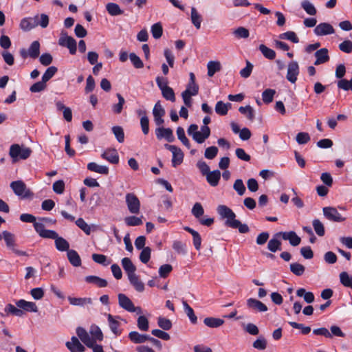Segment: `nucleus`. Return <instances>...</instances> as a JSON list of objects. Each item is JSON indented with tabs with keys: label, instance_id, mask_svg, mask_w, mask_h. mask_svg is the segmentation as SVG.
Wrapping results in <instances>:
<instances>
[{
	"label": "nucleus",
	"instance_id": "nucleus-1",
	"mask_svg": "<svg viewBox=\"0 0 352 352\" xmlns=\"http://www.w3.org/2000/svg\"><path fill=\"white\" fill-rule=\"evenodd\" d=\"M218 214L223 219H226V225L234 229H238L241 234L248 233L250 231L247 224L241 223L240 221L235 219V213L228 206L219 205L217 208Z\"/></svg>",
	"mask_w": 352,
	"mask_h": 352
},
{
	"label": "nucleus",
	"instance_id": "nucleus-2",
	"mask_svg": "<svg viewBox=\"0 0 352 352\" xmlns=\"http://www.w3.org/2000/svg\"><path fill=\"white\" fill-rule=\"evenodd\" d=\"M32 153V150L28 147L20 146L18 144H12L10 147L9 155L12 162H16L19 160L28 159Z\"/></svg>",
	"mask_w": 352,
	"mask_h": 352
},
{
	"label": "nucleus",
	"instance_id": "nucleus-3",
	"mask_svg": "<svg viewBox=\"0 0 352 352\" xmlns=\"http://www.w3.org/2000/svg\"><path fill=\"white\" fill-rule=\"evenodd\" d=\"M118 303L120 307L129 312H135L140 315L142 313L140 307H135L133 302L124 294H119L118 296Z\"/></svg>",
	"mask_w": 352,
	"mask_h": 352
},
{
	"label": "nucleus",
	"instance_id": "nucleus-4",
	"mask_svg": "<svg viewBox=\"0 0 352 352\" xmlns=\"http://www.w3.org/2000/svg\"><path fill=\"white\" fill-rule=\"evenodd\" d=\"M10 188L16 195L23 199L30 197L32 195L31 191L27 188L25 184L21 180L11 182Z\"/></svg>",
	"mask_w": 352,
	"mask_h": 352
},
{
	"label": "nucleus",
	"instance_id": "nucleus-5",
	"mask_svg": "<svg viewBox=\"0 0 352 352\" xmlns=\"http://www.w3.org/2000/svg\"><path fill=\"white\" fill-rule=\"evenodd\" d=\"M58 45L68 48L71 54H75L76 52V40L73 37L68 36L65 31H62L60 33Z\"/></svg>",
	"mask_w": 352,
	"mask_h": 352
},
{
	"label": "nucleus",
	"instance_id": "nucleus-6",
	"mask_svg": "<svg viewBox=\"0 0 352 352\" xmlns=\"http://www.w3.org/2000/svg\"><path fill=\"white\" fill-rule=\"evenodd\" d=\"M125 201L130 213L137 214L140 212V201L134 193H127L125 197Z\"/></svg>",
	"mask_w": 352,
	"mask_h": 352
},
{
	"label": "nucleus",
	"instance_id": "nucleus-7",
	"mask_svg": "<svg viewBox=\"0 0 352 352\" xmlns=\"http://www.w3.org/2000/svg\"><path fill=\"white\" fill-rule=\"evenodd\" d=\"M322 212L324 217L330 221L340 223L346 220V217L339 213L337 208L334 207H324Z\"/></svg>",
	"mask_w": 352,
	"mask_h": 352
},
{
	"label": "nucleus",
	"instance_id": "nucleus-8",
	"mask_svg": "<svg viewBox=\"0 0 352 352\" xmlns=\"http://www.w3.org/2000/svg\"><path fill=\"white\" fill-rule=\"evenodd\" d=\"M164 147L173 154L172 165L174 167L181 164L184 160V153L182 149L175 145L166 144Z\"/></svg>",
	"mask_w": 352,
	"mask_h": 352
},
{
	"label": "nucleus",
	"instance_id": "nucleus-9",
	"mask_svg": "<svg viewBox=\"0 0 352 352\" xmlns=\"http://www.w3.org/2000/svg\"><path fill=\"white\" fill-rule=\"evenodd\" d=\"M300 73L298 63L296 61H291L287 65V80L291 83H295Z\"/></svg>",
	"mask_w": 352,
	"mask_h": 352
},
{
	"label": "nucleus",
	"instance_id": "nucleus-10",
	"mask_svg": "<svg viewBox=\"0 0 352 352\" xmlns=\"http://www.w3.org/2000/svg\"><path fill=\"white\" fill-rule=\"evenodd\" d=\"M34 228L36 232L42 238L54 239L58 235L56 232L52 230H46L44 224L41 223H34Z\"/></svg>",
	"mask_w": 352,
	"mask_h": 352
},
{
	"label": "nucleus",
	"instance_id": "nucleus-11",
	"mask_svg": "<svg viewBox=\"0 0 352 352\" xmlns=\"http://www.w3.org/2000/svg\"><path fill=\"white\" fill-rule=\"evenodd\" d=\"M3 239L6 241V245L8 248L12 250L13 252H14L16 254L19 256H25L26 252L23 251L19 250L15 248V243H14V235L8 232V231H3Z\"/></svg>",
	"mask_w": 352,
	"mask_h": 352
},
{
	"label": "nucleus",
	"instance_id": "nucleus-12",
	"mask_svg": "<svg viewBox=\"0 0 352 352\" xmlns=\"http://www.w3.org/2000/svg\"><path fill=\"white\" fill-rule=\"evenodd\" d=\"M101 157L113 164H117L119 162V155L115 148H107L101 154Z\"/></svg>",
	"mask_w": 352,
	"mask_h": 352
},
{
	"label": "nucleus",
	"instance_id": "nucleus-13",
	"mask_svg": "<svg viewBox=\"0 0 352 352\" xmlns=\"http://www.w3.org/2000/svg\"><path fill=\"white\" fill-rule=\"evenodd\" d=\"M155 132L158 140L164 138L169 142H172L175 140L173 131L170 128L158 127Z\"/></svg>",
	"mask_w": 352,
	"mask_h": 352
},
{
	"label": "nucleus",
	"instance_id": "nucleus-14",
	"mask_svg": "<svg viewBox=\"0 0 352 352\" xmlns=\"http://www.w3.org/2000/svg\"><path fill=\"white\" fill-rule=\"evenodd\" d=\"M70 352H85V347L76 336H72L71 340L65 344Z\"/></svg>",
	"mask_w": 352,
	"mask_h": 352
},
{
	"label": "nucleus",
	"instance_id": "nucleus-15",
	"mask_svg": "<svg viewBox=\"0 0 352 352\" xmlns=\"http://www.w3.org/2000/svg\"><path fill=\"white\" fill-rule=\"evenodd\" d=\"M335 32L333 26L328 23H321L316 26L314 33L317 36H324L332 34Z\"/></svg>",
	"mask_w": 352,
	"mask_h": 352
},
{
	"label": "nucleus",
	"instance_id": "nucleus-16",
	"mask_svg": "<svg viewBox=\"0 0 352 352\" xmlns=\"http://www.w3.org/2000/svg\"><path fill=\"white\" fill-rule=\"evenodd\" d=\"M38 25V16L34 17H27L21 20L20 23L21 28L24 31H29Z\"/></svg>",
	"mask_w": 352,
	"mask_h": 352
},
{
	"label": "nucleus",
	"instance_id": "nucleus-17",
	"mask_svg": "<svg viewBox=\"0 0 352 352\" xmlns=\"http://www.w3.org/2000/svg\"><path fill=\"white\" fill-rule=\"evenodd\" d=\"M76 334L85 345L87 347L92 346L94 339L91 338V336L84 328L78 327L76 329Z\"/></svg>",
	"mask_w": 352,
	"mask_h": 352
},
{
	"label": "nucleus",
	"instance_id": "nucleus-18",
	"mask_svg": "<svg viewBox=\"0 0 352 352\" xmlns=\"http://www.w3.org/2000/svg\"><path fill=\"white\" fill-rule=\"evenodd\" d=\"M314 56L316 57V60L314 62L315 65L324 64L328 62L330 59L329 50L325 47L317 50L315 52Z\"/></svg>",
	"mask_w": 352,
	"mask_h": 352
},
{
	"label": "nucleus",
	"instance_id": "nucleus-19",
	"mask_svg": "<svg viewBox=\"0 0 352 352\" xmlns=\"http://www.w3.org/2000/svg\"><path fill=\"white\" fill-rule=\"evenodd\" d=\"M210 135V129L208 126H202L201 131H198L194 135L192 139L198 144H202L209 138Z\"/></svg>",
	"mask_w": 352,
	"mask_h": 352
},
{
	"label": "nucleus",
	"instance_id": "nucleus-20",
	"mask_svg": "<svg viewBox=\"0 0 352 352\" xmlns=\"http://www.w3.org/2000/svg\"><path fill=\"white\" fill-rule=\"evenodd\" d=\"M119 316L114 317L111 314H107V320L109 328L114 335L116 336L121 334V331L119 329L120 322L118 320Z\"/></svg>",
	"mask_w": 352,
	"mask_h": 352
},
{
	"label": "nucleus",
	"instance_id": "nucleus-21",
	"mask_svg": "<svg viewBox=\"0 0 352 352\" xmlns=\"http://www.w3.org/2000/svg\"><path fill=\"white\" fill-rule=\"evenodd\" d=\"M24 314V311L18 307H16L12 304H8L4 308V313H1L0 315L2 317H6L10 315L16 316L18 317H22Z\"/></svg>",
	"mask_w": 352,
	"mask_h": 352
},
{
	"label": "nucleus",
	"instance_id": "nucleus-22",
	"mask_svg": "<svg viewBox=\"0 0 352 352\" xmlns=\"http://www.w3.org/2000/svg\"><path fill=\"white\" fill-rule=\"evenodd\" d=\"M247 305L249 308L259 312H265L267 311V306L261 301L255 298H249L247 300Z\"/></svg>",
	"mask_w": 352,
	"mask_h": 352
},
{
	"label": "nucleus",
	"instance_id": "nucleus-23",
	"mask_svg": "<svg viewBox=\"0 0 352 352\" xmlns=\"http://www.w3.org/2000/svg\"><path fill=\"white\" fill-rule=\"evenodd\" d=\"M16 306L23 311L37 312L38 307L35 302L19 300L16 302Z\"/></svg>",
	"mask_w": 352,
	"mask_h": 352
},
{
	"label": "nucleus",
	"instance_id": "nucleus-24",
	"mask_svg": "<svg viewBox=\"0 0 352 352\" xmlns=\"http://www.w3.org/2000/svg\"><path fill=\"white\" fill-rule=\"evenodd\" d=\"M122 266L128 277L135 274L136 267L128 257H124L121 261Z\"/></svg>",
	"mask_w": 352,
	"mask_h": 352
},
{
	"label": "nucleus",
	"instance_id": "nucleus-25",
	"mask_svg": "<svg viewBox=\"0 0 352 352\" xmlns=\"http://www.w3.org/2000/svg\"><path fill=\"white\" fill-rule=\"evenodd\" d=\"M148 336L141 334L136 331H132L129 333V338L134 344H142L147 341Z\"/></svg>",
	"mask_w": 352,
	"mask_h": 352
},
{
	"label": "nucleus",
	"instance_id": "nucleus-26",
	"mask_svg": "<svg viewBox=\"0 0 352 352\" xmlns=\"http://www.w3.org/2000/svg\"><path fill=\"white\" fill-rule=\"evenodd\" d=\"M206 180L212 186H217L221 178V172L219 170L210 171L206 175Z\"/></svg>",
	"mask_w": 352,
	"mask_h": 352
},
{
	"label": "nucleus",
	"instance_id": "nucleus-27",
	"mask_svg": "<svg viewBox=\"0 0 352 352\" xmlns=\"http://www.w3.org/2000/svg\"><path fill=\"white\" fill-rule=\"evenodd\" d=\"M87 169L90 171L100 173L102 175L109 174V168L106 166L99 165L96 162H90L87 164Z\"/></svg>",
	"mask_w": 352,
	"mask_h": 352
},
{
	"label": "nucleus",
	"instance_id": "nucleus-28",
	"mask_svg": "<svg viewBox=\"0 0 352 352\" xmlns=\"http://www.w3.org/2000/svg\"><path fill=\"white\" fill-rule=\"evenodd\" d=\"M67 258L69 263L74 267L81 265V258L76 250H69L67 252Z\"/></svg>",
	"mask_w": 352,
	"mask_h": 352
},
{
	"label": "nucleus",
	"instance_id": "nucleus-29",
	"mask_svg": "<svg viewBox=\"0 0 352 352\" xmlns=\"http://www.w3.org/2000/svg\"><path fill=\"white\" fill-rule=\"evenodd\" d=\"M85 281L97 285L98 287H105L108 283L107 280L100 278L97 276H87L85 277Z\"/></svg>",
	"mask_w": 352,
	"mask_h": 352
},
{
	"label": "nucleus",
	"instance_id": "nucleus-30",
	"mask_svg": "<svg viewBox=\"0 0 352 352\" xmlns=\"http://www.w3.org/2000/svg\"><path fill=\"white\" fill-rule=\"evenodd\" d=\"M56 248L60 252L69 250V244L64 238L57 236L54 240Z\"/></svg>",
	"mask_w": 352,
	"mask_h": 352
},
{
	"label": "nucleus",
	"instance_id": "nucleus-31",
	"mask_svg": "<svg viewBox=\"0 0 352 352\" xmlns=\"http://www.w3.org/2000/svg\"><path fill=\"white\" fill-rule=\"evenodd\" d=\"M204 323L208 327L217 328L224 323V320L221 318L208 317L204 320Z\"/></svg>",
	"mask_w": 352,
	"mask_h": 352
},
{
	"label": "nucleus",
	"instance_id": "nucleus-32",
	"mask_svg": "<svg viewBox=\"0 0 352 352\" xmlns=\"http://www.w3.org/2000/svg\"><path fill=\"white\" fill-rule=\"evenodd\" d=\"M208 76L212 77L214 74L221 69V65L219 61L211 60L207 64Z\"/></svg>",
	"mask_w": 352,
	"mask_h": 352
},
{
	"label": "nucleus",
	"instance_id": "nucleus-33",
	"mask_svg": "<svg viewBox=\"0 0 352 352\" xmlns=\"http://www.w3.org/2000/svg\"><path fill=\"white\" fill-rule=\"evenodd\" d=\"M231 106L232 104L229 102L224 103L222 101H218L215 105V112L219 115L225 116Z\"/></svg>",
	"mask_w": 352,
	"mask_h": 352
},
{
	"label": "nucleus",
	"instance_id": "nucleus-34",
	"mask_svg": "<svg viewBox=\"0 0 352 352\" xmlns=\"http://www.w3.org/2000/svg\"><path fill=\"white\" fill-rule=\"evenodd\" d=\"M143 216H128L124 219V223L127 226H138L143 223Z\"/></svg>",
	"mask_w": 352,
	"mask_h": 352
},
{
	"label": "nucleus",
	"instance_id": "nucleus-35",
	"mask_svg": "<svg viewBox=\"0 0 352 352\" xmlns=\"http://www.w3.org/2000/svg\"><path fill=\"white\" fill-rule=\"evenodd\" d=\"M130 283L135 287V289L139 292H142L144 289V283L139 279L138 276L136 275V274L130 276L128 277Z\"/></svg>",
	"mask_w": 352,
	"mask_h": 352
},
{
	"label": "nucleus",
	"instance_id": "nucleus-36",
	"mask_svg": "<svg viewBox=\"0 0 352 352\" xmlns=\"http://www.w3.org/2000/svg\"><path fill=\"white\" fill-rule=\"evenodd\" d=\"M69 303L74 306H84L85 304H91V299L89 298H75L69 296L67 298Z\"/></svg>",
	"mask_w": 352,
	"mask_h": 352
},
{
	"label": "nucleus",
	"instance_id": "nucleus-37",
	"mask_svg": "<svg viewBox=\"0 0 352 352\" xmlns=\"http://www.w3.org/2000/svg\"><path fill=\"white\" fill-rule=\"evenodd\" d=\"M116 96L118 99V102L114 104L111 107L112 111L116 114L121 113L123 107L125 104V100L120 94H117Z\"/></svg>",
	"mask_w": 352,
	"mask_h": 352
},
{
	"label": "nucleus",
	"instance_id": "nucleus-38",
	"mask_svg": "<svg viewBox=\"0 0 352 352\" xmlns=\"http://www.w3.org/2000/svg\"><path fill=\"white\" fill-rule=\"evenodd\" d=\"M106 9L108 13L111 16H118L123 14V10H122L120 6L115 3H109L106 5Z\"/></svg>",
	"mask_w": 352,
	"mask_h": 352
},
{
	"label": "nucleus",
	"instance_id": "nucleus-39",
	"mask_svg": "<svg viewBox=\"0 0 352 352\" xmlns=\"http://www.w3.org/2000/svg\"><path fill=\"white\" fill-rule=\"evenodd\" d=\"M29 56L36 58L40 54V43L38 41H33L28 48Z\"/></svg>",
	"mask_w": 352,
	"mask_h": 352
},
{
	"label": "nucleus",
	"instance_id": "nucleus-40",
	"mask_svg": "<svg viewBox=\"0 0 352 352\" xmlns=\"http://www.w3.org/2000/svg\"><path fill=\"white\" fill-rule=\"evenodd\" d=\"M184 309L188 317L189 318V320L192 324H196L197 322V318L195 316L193 309L192 307H190V305L186 302V301H183L182 302Z\"/></svg>",
	"mask_w": 352,
	"mask_h": 352
},
{
	"label": "nucleus",
	"instance_id": "nucleus-41",
	"mask_svg": "<svg viewBox=\"0 0 352 352\" xmlns=\"http://www.w3.org/2000/svg\"><path fill=\"white\" fill-rule=\"evenodd\" d=\"M137 327L142 331H146L149 329V322L144 316H140L137 320Z\"/></svg>",
	"mask_w": 352,
	"mask_h": 352
},
{
	"label": "nucleus",
	"instance_id": "nucleus-42",
	"mask_svg": "<svg viewBox=\"0 0 352 352\" xmlns=\"http://www.w3.org/2000/svg\"><path fill=\"white\" fill-rule=\"evenodd\" d=\"M259 50L266 58L273 60L276 57V52L263 44L259 45Z\"/></svg>",
	"mask_w": 352,
	"mask_h": 352
},
{
	"label": "nucleus",
	"instance_id": "nucleus-43",
	"mask_svg": "<svg viewBox=\"0 0 352 352\" xmlns=\"http://www.w3.org/2000/svg\"><path fill=\"white\" fill-rule=\"evenodd\" d=\"M281 242L275 236L271 239L267 243V249L272 252H276L281 250Z\"/></svg>",
	"mask_w": 352,
	"mask_h": 352
},
{
	"label": "nucleus",
	"instance_id": "nucleus-44",
	"mask_svg": "<svg viewBox=\"0 0 352 352\" xmlns=\"http://www.w3.org/2000/svg\"><path fill=\"white\" fill-rule=\"evenodd\" d=\"M91 338L94 339V342L102 341L103 340V333L101 329L96 325H92L90 329Z\"/></svg>",
	"mask_w": 352,
	"mask_h": 352
},
{
	"label": "nucleus",
	"instance_id": "nucleus-45",
	"mask_svg": "<svg viewBox=\"0 0 352 352\" xmlns=\"http://www.w3.org/2000/svg\"><path fill=\"white\" fill-rule=\"evenodd\" d=\"M239 111L241 113L245 115L248 120L252 121L254 119V111L251 106L240 107Z\"/></svg>",
	"mask_w": 352,
	"mask_h": 352
},
{
	"label": "nucleus",
	"instance_id": "nucleus-46",
	"mask_svg": "<svg viewBox=\"0 0 352 352\" xmlns=\"http://www.w3.org/2000/svg\"><path fill=\"white\" fill-rule=\"evenodd\" d=\"M340 280L344 287L352 289V276L346 272H342L340 274Z\"/></svg>",
	"mask_w": 352,
	"mask_h": 352
},
{
	"label": "nucleus",
	"instance_id": "nucleus-47",
	"mask_svg": "<svg viewBox=\"0 0 352 352\" xmlns=\"http://www.w3.org/2000/svg\"><path fill=\"white\" fill-rule=\"evenodd\" d=\"M191 21L197 29H199L201 23V16L198 13L195 8H191Z\"/></svg>",
	"mask_w": 352,
	"mask_h": 352
},
{
	"label": "nucleus",
	"instance_id": "nucleus-48",
	"mask_svg": "<svg viewBox=\"0 0 352 352\" xmlns=\"http://www.w3.org/2000/svg\"><path fill=\"white\" fill-rule=\"evenodd\" d=\"M301 7L309 15H315L317 12L315 6L308 0L302 1Z\"/></svg>",
	"mask_w": 352,
	"mask_h": 352
},
{
	"label": "nucleus",
	"instance_id": "nucleus-49",
	"mask_svg": "<svg viewBox=\"0 0 352 352\" xmlns=\"http://www.w3.org/2000/svg\"><path fill=\"white\" fill-rule=\"evenodd\" d=\"M276 94V91L272 89H267L262 93V99L263 101L269 104L273 101V98L274 95Z\"/></svg>",
	"mask_w": 352,
	"mask_h": 352
},
{
	"label": "nucleus",
	"instance_id": "nucleus-50",
	"mask_svg": "<svg viewBox=\"0 0 352 352\" xmlns=\"http://www.w3.org/2000/svg\"><path fill=\"white\" fill-rule=\"evenodd\" d=\"M161 91L163 97L166 100H170L171 102L175 101V95L173 89L170 87H165Z\"/></svg>",
	"mask_w": 352,
	"mask_h": 352
},
{
	"label": "nucleus",
	"instance_id": "nucleus-51",
	"mask_svg": "<svg viewBox=\"0 0 352 352\" xmlns=\"http://www.w3.org/2000/svg\"><path fill=\"white\" fill-rule=\"evenodd\" d=\"M312 225L316 233L319 236H323L325 234L324 227L323 223L319 219H314Z\"/></svg>",
	"mask_w": 352,
	"mask_h": 352
},
{
	"label": "nucleus",
	"instance_id": "nucleus-52",
	"mask_svg": "<svg viewBox=\"0 0 352 352\" xmlns=\"http://www.w3.org/2000/svg\"><path fill=\"white\" fill-rule=\"evenodd\" d=\"M280 39H287L292 41L294 43H298L299 38L296 34L293 31H288L279 35Z\"/></svg>",
	"mask_w": 352,
	"mask_h": 352
},
{
	"label": "nucleus",
	"instance_id": "nucleus-53",
	"mask_svg": "<svg viewBox=\"0 0 352 352\" xmlns=\"http://www.w3.org/2000/svg\"><path fill=\"white\" fill-rule=\"evenodd\" d=\"M290 270L294 274L299 276L304 274L305 267L302 264L293 263L290 264Z\"/></svg>",
	"mask_w": 352,
	"mask_h": 352
},
{
	"label": "nucleus",
	"instance_id": "nucleus-54",
	"mask_svg": "<svg viewBox=\"0 0 352 352\" xmlns=\"http://www.w3.org/2000/svg\"><path fill=\"white\" fill-rule=\"evenodd\" d=\"M193 90L190 91V89H186L182 94V96L184 100V104L188 107H190L192 106V99L191 96H196L197 94H194Z\"/></svg>",
	"mask_w": 352,
	"mask_h": 352
},
{
	"label": "nucleus",
	"instance_id": "nucleus-55",
	"mask_svg": "<svg viewBox=\"0 0 352 352\" xmlns=\"http://www.w3.org/2000/svg\"><path fill=\"white\" fill-rule=\"evenodd\" d=\"M112 132L114 134L118 142L122 143L124 140V133L123 129L120 126L112 127Z\"/></svg>",
	"mask_w": 352,
	"mask_h": 352
},
{
	"label": "nucleus",
	"instance_id": "nucleus-56",
	"mask_svg": "<svg viewBox=\"0 0 352 352\" xmlns=\"http://www.w3.org/2000/svg\"><path fill=\"white\" fill-rule=\"evenodd\" d=\"M157 324L163 330L168 331L172 327L171 321L166 318L159 317L157 318Z\"/></svg>",
	"mask_w": 352,
	"mask_h": 352
},
{
	"label": "nucleus",
	"instance_id": "nucleus-57",
	"mask_svg": "<svg viewBox=\"0 0 352 352\" xmlns=\"http://www.w3.org/2000/svg\"><path fill=\"white\" fill-rule=\"evenodd\" d=\"M151 33L155 39H158L162 36L163 29L160 23H156L151 26Z\"/></svg>",
	"mask_w": 352,
	"mask_h": 352
},
{
	"label": "nucleus",
	"instance_id": "nucleus-58",
	"mask_svg": "<svg viewBox=\"0 0 352 352\" xmlns=\"http://www.w3.org/2000/svg\"><path fill=\"white\" fill-rule=\"evenodd\" d=\"M151 249L149 247H146L142 249V252L140 254V261L144 264L147 263L151 258Z\"/></svg>",
	"mask_w": 352,
	"mask_h": 352
},
{
	"label": "nucleus",
	"instance_id": "nucleus-59",
	"mask_svg": "<svg viewBox=\"0 0 352 352\" xmlns=\"http://www.w3.org/2000/svg\"><path fill=\"white\" fill-rule=\"evenodd\" d=\"M57 70L58 69L55 66H51L48 67L45 72L43 74L42 80L45 82H47L55 75V74L57 72Z\"/></svg>",
	"mask_w": 352,
	"mask_h": 352
},
{
	"label": "nucleus",
	"instance_id": "nucleus-60",
	"mask_svg": "<svg viewBox=\"0 0 352 352\" xmlns=\"http://www.w3.org/2000/svg\"><path fill=\"white\" fill-rule=\"evenodd\" d=\"M191 212L195 218L200 219V217L204 213V210L201 204L200 203L197 202L192 206Z\"/></svg>",
	"mask_w": 352,
	"mask_h": 352
},
{
	"label": "nucleus",
	"instance_id": "nucleus-61",
	"mask_svg": "<svg viewBox=\"0 0 352 352\" xmlns=\"http://www.w3.org/2000/svg\"><path fill=\"white\" fill-rule=\"evenodd\" d=\"M91 257L94 262L104 266H107L110 263V261H107V257L104 254H93Z\"/></svg>",
	"mask_w": 352,
	"mask_h": 352
},
{
	"label": "nucleus",
	"instance_id": "nucleus-62",
	"mask_svg": "<svg viewBox=\"0 0 352 352\" xmlns=\"http://www.w3.org/2000/svg\"><path fill=\"white\" fill-rule=\"evenodd\" d=\"M233 188L240 196L243 195L245 192V186L241 179H238L234 182Z\"/></svg>",
	"mask_w": 352,
	"mask_h": 352
},
{
	"label": "nucleus",
	"instance_id": "nucleus-63",
	"mask_svg": "<svg viewBox=\"0 0 352 352\" xmlns=\"http://www.w3.org/2000/svg\"><path fill=\"white\" fill-rule=\"evenodd\" d=\"M46 87V82L41 80V81L33 84L30 88V91L32 93H37L45 90Z\"/></svg>",
	"mask_w": 352,
	"mask_h": 352
},
{
	"label": "nucleus",
	"instance_id": "nucleus-64",
	"mask_svg": "<svg viewBox=\"0 0 352 352\" xmlns=\"http://www.w3.org/2000/svg\"><path fill=\"white\" fill-rule=\"evenodd\" d=\"M338 87L344 91H352V78L350 80L341 79L338 82Z\"/></svg>",
	"mask_w": 352,
	"mask_h": 352
}]
</instances>
